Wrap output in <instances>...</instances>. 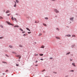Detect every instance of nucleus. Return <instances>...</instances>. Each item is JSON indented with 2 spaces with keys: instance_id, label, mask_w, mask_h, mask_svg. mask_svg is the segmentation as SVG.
Returning <instances> with one entry per match:
<instances>
[{
  "instance_id": "obj_48",
  "label": "nucleus",
  "mask_w": 77,
  "mask_h": 77,
  "mask_svg": "<svg viewBox=\"0 0 77 77\" xmlns=\"http://www.w3.org/2000/svg\"><path fill=\"white\" fill-rule=\"evenodd\" d=\"M72 59H70V61H72Z\"/></svg>"
},
{
  "instance_id": "obj_2",
  "label": "nucleus",
  "mask_w": 77,
  "mask_h": 77,
  "mask_svg": "<svg viewBox=\"0 0 77 77\" xmlns=\"http://www.w3.org/2000/svg\"><path fill=\"white\" fill-rule=\"evenodd\" d=\"M6 23L8 24H9V25H12V26H14V25L12 24L11 23L7 21Z\"/></svg>"
},
{
  "instance_id": "obj_16",
  "label": "nucleus",
  "mask_w": 77,
  "mask_h": 77,
  "mask_svg": "<svg viewBox=\"0 0 77 77\" xmlns=\"http://www.w3.org/2000/svg\"><path fill=\"white\" fill-rule=\"evenodd\" d=\"M12 53H13V54H17V53L16 52H12Z\"/></svg>"
},
{
  "instance_id": "obj_17",
  "label": "nucleus",
  "mask_w": 77,
  "mask_h": 77,
  "mask_svg": "<svg viewBox=\"0 0 77 77\" xmlns=\"http://www.w3.org/2000/svg\"><path fill=\"white\" fill-rule=\"evenodd\" d=\"M16 56L17 57H20V55H16Z\"/></svg>"
},
{
  "instance_id": "obj_37",
  "label": "nucleus",
  "mask_w": 77,
  "mask_h": 77,
  "mask_svg": "<svg viewBox=\"0 0 77 77\" xmlns=\"http://www.w3.org/2000/svg\"><path fill=\"white\" fill-rule=\"evenodd\" d=\"M26 32H25V31H23L22 32V33H25Z\"/></svg>"
},
{
  "instance_id": "obj_24",
  "label": "nucleus",
  "mask_w": 77,
  "mask_h": 77,
  "mask_svg": "<svg viewBox=\"0 0 77 77\" xmlns=\"http://www.w3.org/2000/svg\"><path fill=\"white\" fill-rule=\"evenodd\" d=\"M70 54V52H69L66 54V55H67L68 54Z\"/></svg>"
},
{
  "instance_id": "obj_18",
  "label": "nucleus",
  "mask_w": 77,
  "mask_h": 77,
  "mask_svg": "<svg viewBox=\"0 0 77 77\" xmlns=\"http://www.w3.org/2000/svg\"><path fill=\"white\" fill-rule=\"evenodd\" d=\"M42 35V33H40L38 35V36H41Z\"/></svg>"
},
{
  "instance_id": "obj_44",
  "label": "nucleus",
  "mask_w": 77,
  "mask_h": 77,
  "mask_svg": "<svg viewBox=\"0 0 77 77\" xmlns=\"http://www.w3.org/2000/svg\"><path fill=\"white\" fill-rule=\"evenodd\" d=\"M40 60H43V59H40Z\"/></svg>"
},
{
  "instance_id": "obj_31",
  "label": "nucleus",
  "mask_w": 77,
  "mask_h": 77,
  "mask_svg": "<svg viewBox=\"0 0 77 77\" xmlns=\"http://www.w3.org/2000/svg\"><path fill=\"white\" fill-rule=\"evenodd\" d=\"M28 33L29 34H30L31 33V32H28Z\"/></svg>"
},
{
  "instance_id": "obj_56",
  "label": "nucleus",
  "mask_w": 77,
  "mask_h": 77,
  "mask_svg": "<svg viewBox=\"0 0 77 77\" xmlns=\"http://www.w3.org/2000/svg\"><path fill=\"white\" fill-rule=\"evenodd\" d=\"M37 23H39V21H38Z\"/></svg>"
},
{
  "instance_id": "obj_12",
  "label": "nucleus",
  "mask_w": 77,
  "mask_h": 77,
  "mask_svg": "<svg viewBox=\"0 0 77 77\" xmlns=\"http://www.w3.org/2000/svg\"><path fill=\"white\" fill-rule=\"evenodd\" d=\"M20 30H21V31H22V32H23V30L21 29V28H20Z\"/></svg>"
},
{
  "instance_id": "obj_46",
  "label": "nucleus",
  "mask_w": 77,
  "mask_h": 77,
  "mask_svg": "<svg viewBox=\"0 0 77 77\" xmlns=\"http://www.w3.org/2000/svg\"><path fill=\"white\" fill-rule=\"evenodd\" d=\"M6 72H8V70H6Z\"/></svg>"
},
{
  "instance_id": "obj_34",
  "label": "nucleus",
  "mask_w": 77,
  "mask_h": 77,
  "mask_svg": "<svg viewBox=\"0 0 77 77\" xmlns=\"http://www.w3.org/2000/svg\"><path fill=\"white\" fill-rule=\"evenodd\" d=\"M70 72H74V70H71L70 71Z\"/></svg>"
},
{
  "instance_id": "obj_20",
  "label": "nucleus",
  "mask_w": 77,
  "mask_h": 77,
  "mask_svg": "<svg viewBox=\"0 0 77 77\" xmlns=\"http://www.w3.org/2000/svg\"><path fill=\"white\" fill-rule=\"evenodd\" d=\"M16 1L17 3H19V1H18V0H16Z\"/></svg>"
},
{
  "instance_id": "obj_55",
  "label": "nucleus",
  "mask_w": 77,
  "mask_h": 77,
  "mask_svg": "<svg viewBox=\"0 0 77 77\" xmlns=\"http://www.w3.org/2000/svg\"><path fill=\"white\" fill-rule=\"evenodd\" d=\"M3 75H4V74H5L3 73Z\"/></svg>"
},
{
  "instance_id": "obj_28",
  "label": "nucleus",
  "mask_w": 77,
  "mask_h": 77,
  "mask_svg": "<svg viewBox=\"0 0 77 77\" xmlns=\"http://www.w3.org/2000/svg\"><path fill=\"white\" fill-rule=\"evenodd\" d=\"M45 71V69H44L42 71V72H44V71Z\"/></svg>"
},
{
  "instance_id": "obj_19",
  "label": "nucleus",
  "mask_w": 77,
  "mask_h": 77,
  "mask_svg": "<svg viewBox=\"0 0 77 77\" xmlns=\"http://www.w3.org/2000/svg\"><path fill=\"white\" fill-rule=\"evenodd\" d=\"M43 55H44V54H39V55L41 56H43Z\"/></svg>"
},
{
  "instance_id": "obj_49",
  "label": "nucleus",
  "mask_w": 77,
  "mask_h": 77,
  "mask_svg": "<svg viewBox=\"0 0 77 77\" xmlns=\"http://www.w3.org/2000/svg\"><path fill=\"white\" fill-rule=\"evenodd\" d=\"M16 66H18V64H16Z\"/></svg>"
},
{
  "instance_id": "obj_3",
  "label": "nucleus",
  "mask_w": 77,
  "mask_h": 77,
  "mask_svg": "<svg viewBox=\"0 0 77 77\" xmlns=\"http://www.w3.org/2000/svg\"><path fill=\"white\" fill-rule=\"evenodd\" d=\"M73 19H74L73 17H72L71 18H70V20L72 21H73Z\"/></svg>"
},
{
  "instance_id": "obj_27",
  "label": "nucleus",
  "mask_w": 77,
  "mask_h": 77,
  "mask_svg": "<svg viewBox=\"0 0 77 77\" xmlns=\"http://www.w3.org/2000/svg\"><path fill=\"white\" fill-rule=\"evenodd\" d=\"M72 37H75V35H72Z\"/></svg>"
},
{
  "instance_id": "obj_39",
  "label": "nucleus",
  "mask_w": 77,
  "mask_h": 77,
  "mask_svg": "<svg viewBox=\"0 0 77 77\" xmlns=\"http://www.w3.org/2000/svg\"><path fill=\"white\" fill-rule=\"evenodd\" d=\"M5 56H7V57H8V55L7 54H5Z\"/></svg>"
},
{
  "instance_id": "obj_53",
  "label": "nucleus",
  "mask_w": 77,
  "mask_h": 77,
  "mask_svg": "<svg viewBox=\"0 0 77 77\" xmlns=\"http://www.w3.org/2000/svg\"><path fill=\"white\" fill-rule=\"evenodd\" d=\"M16 14L17 15H18V14Z\"/></svg>"
},
{
  "instance_id": "obj_45",
  "label": "nucleus",
  "mask_w": 77,
  "mask_h": 77,
  "mask_svg": "<svg viewBox=\"0 0 77 77\" xmlns=\"http://www.w3.org/2000/svg\"><path fill=\"white\" fill-rule=\"evenodd\" d=\"M52 1H53L54 2V1H55L56 0H51Z\"/></svg>"
},
{
  "instance_id": "obj_29",
  "label": "nucleus",
  "mask_w": 77,
  "mask_h": 77,
  "mask_svg": "<svg viewBox=\"0 0 77 77\" xmlns=\"http://www.w3.org/2000/svg\"><path fill=\"white\" fill-rule=\"evenodd\" d=\"M14 2L15 3V4H17V2H15V1H14Z\"/></svg>"
},
{
  "instance_id": "obj_50",
  "label": "nucleus",
  "mask_w": 77,
  "mask_h": 77,
  "mask_svg": "<svg viewBox=\"0 0 77 77\" xmlns=\"http://www.w3.org/2000/svg\"><path fill=\"white\" fill-rule=\"evenodd\" d=\"M35 62H36V63H37V62H38V61H36Z\"/></svg>"
},
{
  "instance_id": "obj_43",
  "label": "nucleus",
  "mask_w": 77,
  "mask_h": 77,
  "mask_svg": "<svg viewBox=\"0 0 77 77\" xmlns=\"http://www.w3.org/2000/svg\"><path fill=\"white\" fill-rule=\"evenodd\" d=\"M38 65L37 64V65H35V66H38Z\"/></svg>"
},
{
  "instance_id": "obj_21",
  "label": "nucleus",
  "mask_w": 77,
  "mask_h": 77,
  "mask_svg": "<svg viewBox=\"0 0 77 77\" xmlns=\"http://www.w3.org/2000/svg\"><path fill=\"white\" fill-rule=\"evenodd\" d=\"M0 26L1 27H2V28H3V26L2 25H0Z\"/></svg>"
},
{
  "instance_id": "obj_10",
  "label": "nucleus",
  "mask_w": 77,
  "mask_h": 77,
  "mask_svg": "<svg viewBox=\"0 0 77 77\" xmlns=\"http://www.w3.org/2000/svg\"><path fill=\"white\" fill-rule=\"evenodd\" d=\"M57 39H60V37H55Z\"/></svg>"
},
{
  "instance_id": "obj_25",
  "label": "nucleus",
  "mask_w": 77,
  "mask_h": 77,
  "mask_svg": "<svg viewBox=\"0 0 77 77\" xmlns=\"http://www.w3.org/2000/svg\"><path fill=\"white\" fill-rule=\"evenodd\" d=\"M0 19H3V17H2L0 16Z\"/></svg>"
},
{
  "instance_id": "obj_13",
  "label": "nucleus",
  "mask_w": 77,
  "mask_h": 77,
  "mask_svg": "<svg viewBox=\"0 0 77 77\" xmlns=\"http://www.w3.org/2000/svg\"><path fill=\"white\" fill-rule=\"evenodd\" d=\"M44 47H45L44 46L42 45V46L41 47V48H44Z\"/></svg>"
},
{
  "instance_id": "obj_6",
  "label": "nucleus",
  "mask_w": 77,
  "mask_h": 77,
  "mask_svg": "<svg viewBox=\"0 0 77 77\" xmlns=\"http://www.w3.org/2000/svg\"><path fill=\"white\" fill-rule=\"evenodd\" d=\"M11 19L12 21H14V17H13V16H12L11 18Z\"/></svg>"
},
{
  "instance_id": "obj_30",
  "label": "nucleus",
  "mask_w": 77,
  "mask_h": 77,
  "mask_svg": "<svg viewBox=\"0 0 77 77\" xmlns=\"http://www.w3.org/2000/svg\"><path fill=\"white\" fill-rule=\"evenodd\" d=\"M2 63H7L6 62H2Z\"/></svg>"
},
{
  "instance_id": "obj_4",
  "label": "nucleus",
  "mask_w": 77,
  "mask_h": 77,
  "mask_svg": "<svg viewBox=\"0 0 77 77\" xmlns=\"http://www.w3.org/2000/svg\"><path fill=\"white\" fill-rule=\"evenodd\" d=\"M10 12V11H9L8 10L6 12V14H8V13H9Z\"/></svg>"
},
{
  "instance_id": "obj_52",
  "label": "nucleus",
  "mask_w": 77,
  "mask_h": 77,
  "mask_svg": "<svg viewBox=\"0 0 77 77\" xmlns=\"http://www.w3.org/2000/svg\"><path fill=\"white\" fill-rule=\"evenodd\" d=\"M35 44H36V42H35Z\"/></svg>"
},
{
  "instance_id": "obj_51",
  "label": "nucleus",
  "mask_w": 77,
  "mask_h": 77,
  "mask_svg": "<svg viewBox=\"0 0 77 77\" xmlns=\"http://www.w3.org/2000/svg\"><path fill=\"white\" fill-rule=\"evenodd\" d=\"M19 59H21V57H20Z\"/></svg>"
},
{
  "instance_id": "obj_40",
  "label": "nucleus",
  "mask_w": 77,
  "mask_h": 77,
  "mask_svg": "<svg viewBox=\"0 0 77 77\" xmlns=\"http://www.w3.org/2000/svg\"><path fill=\"white\" fill-rule=\"evenodd\" d=\"M0 39H3V37H0Z\"/></svg>"
},
{
  "instance_id": "obj_5",
  "label": "nucleus",
  "mask_w": 77,
  "mask_h": 77,
  "mask_svg": "<svg viewBox=\"0 0 77 77\" xmlns=\"http://www.w3.org/2000/svg\"><path fill=\"white\" fill-rule=\"evenodd\" d=\"M14 8L16 7L17 6V4H14Z\"/></svg>"
},
{
  "instance_id": "obj_54",
  "label": "nucleus",
  "mask_w": 77,
  "mask_h": 77,
  "mask_svg": "<svg viewBox=\"0 0 77 77\" xmlns=\"http://www.w3.org/2000/svg\"><path fill=\"white\" fill-rule=\"evenodd\" d=\"M70 23H71V22H70Z\"/></svg>"
},
{
  "instance_id": "obj_35",
  "label": "nucleus",
  "mask_w": 77,
  "mask_h": 77,
  "mask_svg": "<svg viewBox=\"0 0 77 77\" xmlns=\"http://www.w3.org/2000/svg\"><path fill=\"white\" fill-rule=\"evenodd\" d=\"M26 36V34H24L23 35V36Z\"/></svg>"
},
{
  "instance_id": "obj_41",
  "label": "nucleus",
  "mask_w": 77,
  "mask_h": 77,
  "mask_svg": "<svg viewBox=\"0 0 77 77\" xmlns=\"http://www.w3.org/2000/svg\"><path fill=\"white\" fill-rule=\"evenodd\" d=\"M38 54H35V56H38Z\"/></svg>"
},
{
  "instance_id": "obj_11",
  "label": "nucleus",
  "mask_w": 77,
  "mask_h": 77,
  "mask_svg": "<svg viewBox=\"0 0 77 77\" xmlns=\"http://www.w3.org/2000/svg\"><path fill=\"white\" fill-rule=\"evenodd\" d=\"M26 29L27 30H29V31H30V30L29 29V28H26Z\"/></svg>"
},
{
  "instance_id": "obj_14",
  "label": "nucleus",
  "mask_w": 77,
  "mask_h": 77,
  "mask_svg": "<svg viewBox=\"0 0 77 77\" xmlns=\"http://www.w3.org/2000/svg\"><path fill=\"white\" fill-rule=\"evenodd\" d=\"M72 65L74 66H75V63H72Z\"/></svg>"
},
{
  "instance_id": "obj_7",
  "label": "nucleus",
  "mask_w": 77,
  "mask_h": 77,
  "mask_svg": "<svg viewBox=\"0 0 77 77\" xmlns=\"http://www.w3.org/2000/svg\"><path fill=\"white\" fill-rule=\"evenodd\" d=\"M66 36H68V37H71V35H66Z\"/></svg>"
},
{
  "instance_id": "obj_23",
  "label": "nucleus",
  "mask_w": 77,
  "mask_h": 77,
  "mask_svg": "<svg viewBox=\"0 0 77 77\" xmlns=\"http://www.w3.org/2000/svg\"><path fill=\"white\" fill-rule=\"evenodd\" d=\"M9 47H10V48H12V46L11 45H9Z\"/></svg>"
},
{
  "instance_id": "obj_36",
  "label": "nucleus",
  "mask_w": 77,
  "mask_h": 77,
  "mask_svg": "<svg viewBox=\"0 0 77 77\" xmlns=\"http://www.w3.org/2000/svg\"><path fill=\"white\" fill-rule=\"evenodd\" d=\"M10 15H11V14H7V15H8V16H9Z\"/></svg>"
},
{
  "instance_id": "obj_32",
  "label": "nucleus",
  "mask_w": 77,
  "mask_h": 77,
  "mask_svg": "<svg viewBox=\"0 0 77 77\" xmlns=\"http://www.w3.org/2000/svg\"><path fill=\"white\" fill-rule=\"evenodd\" d=\"M53 73H54V74H57V72H53Z\"/></svg>"
},
{
  "instance_id": "obj_1",
  "label": "nucleus",
  "mask_w": 77,
  "mask_h": 77,
  "mask_svg": "<svg viewBox=\"0 0 77 77\" xmlns=\"http://www.w3.org/2000/svg\"><path fill=\"white\" fill-rule=\"evenodd\" d=\"M54 11L56 13H59V11H58L57 9H54Z\"/></svg>"
},
{
  "instance_id": "obj_47",
  "label": "nucleus",
  "mask_w": 77,
  "mask_h": 77,
  "mask_svg": "<svg viewBox=\"0 0 77 77\" xmlns=\"http://www.w3.org/2000/svg\"><path fill=\"white\" fill-rule=\"evenodd\" d=\"M35 23H37L38 22H36V21H35Z\"/></svg>"
},
{
  "instance_id": "obj_22",
  "label": "nucleus",
  "mask_w": 77,
  "mask_h": 77,
  "mask_svg": "<svg viewBox=\"0 0 77 77\" xmlns=\"http://www.w3.org/2000/svg\"><path fill=\"white\" fill-rule=\"evenodd\" d=\"M14 21L17 22V19H16V18H14Z\"/></svg>"
},
{
  "instance_id": "obj_26",
  "label": "nucleus",
  "mask_w": 77,
  "mask_h": 77,
  "mask_svg": "<svg viewBox=\"0 0 77 77\" xmlns=\"http://www.w3.org/2000/svg\"><path fill=\"white\" fill-rule=\"evenodd\" d=\"M43 25L44 26H46V24H45V23H43Z\"/></svg>"
},
{
  "instance_id": "obj_15",
  "label": "nucleus",
  "mask_w": 77,
  "mask_h": 77,
  "mask_svg": "<svg viewBox=\"0 0 77 77\" xmlns=\"http://www.w3.org/2000/svg\"><path fill=\"white\" fill-rule=\"evenodd\" d=\"M19 47H23V46L21 45H19Z\"/></svg>"
},
{
  "instance_id": "obj_38",
  "label": "nucleus",
  "mask_w": 77,
  "mask_h": 77,
  "mask_svg": "<svg viewBox=\"0 0 77 77\" xmlns=\"http://www.w3.org/2000/svg\"><path fill=\"white\" fill-rule=\"evenodd\" d=\"M52 59H53V57H51L50 58V59L51 60Z\"/></svg>"
},
{
  "instance_id": "obj_33",
  "label": "nucleus",
  "mask_w": 77,
  "mask_h": 77,
  "mask_svg": "<svg viewBox=\"0 0 77 77\" xmlns=\"http://www.w3.org/2000/svg\"><path fill=\"white\" fill-rule=\"evenodd\" d=\"M45 19L46 20H48V17H45Z\"/></svg>"
},
{
  "instance_id": "obj_9",
  "label": "nucleus",
  "mask_w": 77,
  "mask_h": 77,
  "mask_svg": "<svg viewBox=\"0 0 77 77\" xmlns=\"http://www.w3.org/2000/svg\"><path fill=\"white\" fill-rule=\"evenodd\" d=\"M14 27H19V26H18V25H16Z\"/></svg>"
},
{
  "instance_id": "obj_8",
  "label": "nucleus",
  "mask_w": 77,
  "mask_h": 77,
  "mask_svg": "<svg viewBox=\"0 0 77 77\" xmlns=\"http://www.w3.org/2000/svg\"><path fill=\"white\" fill-rule=\"evenodd\" d=\"M75 46V45H72V48H74V47Z\"/></svg>"
},
{
  "instance_id": "obj_42",
  "label": "nucleus",
  "mask_w": 77,
  "mask_h": 77,
  "mask_svg": "<svg viewBox=\"0 0 77 77\" xmlns=\"http://www.w3.org/2000/svg\"><path fill=\"white\" fill-rule=\"evenodd\" d=\"M57 30H59V28H57Z\"/></svg>"
}]
</instances>
